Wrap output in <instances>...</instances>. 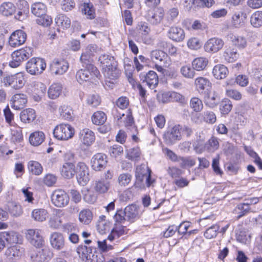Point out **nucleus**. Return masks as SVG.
Masks as SVG:
<instances>
[{"label": "nucleus", "mask_w": 262, "mask_h": 262, "mask_svg": "<svg viewBox=\"0 0 262 262\" xmlns=\"http://www.w3.org/2000/svg\"><path fill=\"white\" fill-rule=\"evenodd\" d=\"M46 63L43 59L39 58H32L26 63V69L27 72L32 75L42 73L45 70Z\"/></svg>", "instance_id": "obj_1"}, {"label": "nucleus", "mask_w": 262, "mask_h": 262, "mask_svg": "<svg viewBox=\"0 0 262 262\" xmlns=\"http://www.w3.org/2000/svg\"><path fill=\"white\" fill-rule=\"evenodd\" d=\"M31 56V50L29 48H25L14 51L11 54L12 60L9 62L11 68L18 67L21 62Z\"/></svg>", "instance_id": "obj_2"}, {"label": "nucleus", "mask_w": 262, "mask_h": 262, "mask_svg": "<svg viewBox=\"0 0 262 262\" xmlns=\"http://www.w3.org/2000/svg\"><path fill=\"white\" fill-rule=\"evenodd\" d=\"M53 134L58 140H68L73 136L74 129L70 124H60L55 127Z\"/></svg>", "instance_id": "obj_3"}, {"label": "nucleus", "mask_w": 262, "mask_h": 262, "mask_svg": "<svg viewBox=\"0 0 262 262\" xmlns=\"http://www.w3.org/2000/svg\"><path fill=\"white\" fill-rule=\"evenodd\" d=\"M181 125H176L168 128L163 134V139L165 143L169 145L174 144L181 138Z\"/></svg>", "instance_id": "obj_4"}, {"label": "nucleus", "mask_w": 262, "mask_h": 262, "mask_svg": "<svg viewBox=\"0 0 262 262\" xmlns=\"http://www.w3.org/2000/svg\"><path fill=\"white\" fill-rule=\"evenodd\" d=\"M26 234L27 240L34 247L40 248L44 244V240L41 235V231L40 229H28L27 230Z\"/></svg>", "instance_id": "obj_5"}, {"label": "nucleus", "mask_w": 262, "mask_h": 262, "mask_svg": "<svg viewBox=\"0 0 262 262\" xmlns=\"http://www.w3.org/2000/svg\"><path fill=\"white\" fill-rule=\"evenodd\" d=\"M75 170L78 183L83 186L86 185L90 180L88 167L84 163L79 162L77 164Z\"/></svg>", "instance_id": "obj_6"}, {"label": "nucleus", "mask_w": 262, "mask_h": 262, "mask_svg": "<svg viewBox=\"0 0 262 262\" xmlns=\"http://www.w3.org/2000/svg\"><path fill=\"white\" fill-rule=\"evenodd\" d=\"M3 82L6 85L11 86L17 90L23 86L25 84V79L23 74L19 73L14 75H7L4 77Z\"/></svg>", "instance_id": "obj_7"}, {"label": "nucleus", "mask_w": 262, "mask_h": 262, "mask_svg": "<svg viewBox=\"0 0 262 262\" xmlns=\"http://www.w3.org/2000/svg\"><path fill=\"white\" fill-rule=\"evenodd\" d=\"M140 80L145 83L151 89H154L158 84L159 79L157 74L154 71L142 72L139 75Z\"/></svg>", "instance_id": "obj_8"}, {"label": "nucleus", "mask_w": 262, "mask_h": 262, "mask_svg": "<svg viewBox=\"0 0 262 262\" xmlns=\"http://www.w3.org/2000/svg\"><path fill=\"white\" fill-rule=\"evenodd\" d=\"M52 202L56 207H63L69 203V197L64 191L56 190L52 195Z\"/></svg>", "instance_id": "obj_9"}, {"label": "nucleus", "mask_w": 262, "mask_h": 262, "mask_svg": "<svg viewBox=\"0 0 262 262\" xmlns=\"http://www.w3.org/2000/svg\"><path fill=\"white\" fill-rule=\"evenodd\" d=\"M136 177L137 180L140 182H142L145 179L146 183L148 187H149L152 183L151 179L150 170L145 164H141L137 167Z\"/></svg>", "instance_id": "obj_10"}, {"label": "nucleus", "mask_w": 262, "mask_h": 262, "mask_svg": "<svg viewBox=\"0 0 262 262\" xmlns=\"http://www.w3.org/2000/svg\"><path fill=\"white\" fill-rule=\"evenodd\" d=\"M69 68L68 62L63 59H54L50 63V70L52 74L62 75L66 73Z\"/></svg>", "instance_id": "obj_11"}, {"label": "nucleus", "mask_w": 262, "mask_h": 262, "mask_svg": "<svg viewBox=\"0 0 262 262\" xmlns=\"http://www.w3.org/2000/svg\"><path fill=\"white\" fill-rule=\"evenodd\" d=\"M98 48L95 45H89L82 51L80 61L82 64L91 63Z\"/></svg>", "instance_id": "obj_12"}, {"label": "nucleus", "mask_w": 262, "mask_h": 262, "mask_svg": "<svg viewBox=\"0 0 262 262\" xmlns=\"http://www.w3.org/2000/svg\"><path fill=\"white\" fill-rule=\"evenodd\" d=\"M27 38L26 33L21 30L13 32L9 38V45L12 47H17L24 44Z\"/></svg>", "instance_id": "obj_13"}, {"label": "nucleus", "mask_w": 262, "mask_h": 262, "mask_svg": "<svg viewBox=\"0 0 262 262\" xmlns=\"http://www.w3.org/2000/svg\"><path fill=\"white\" fill-rule=\"evenodd\" d=\"M224 41L219 38L212 37L208 39L204 45L205 51L208 53H216L222 49Z\"/></svg>", "instance_id": "obj_14"}, {"label": "nucleus", "mask_w": 262, "mask_h": 262, "mask_svg": "<svg viewBox=\"0 0 262 262\" xmlns=\"http://www.w3.org/2000/svg\"><path fill=\"white\" fill-rule=\"evenodd\" d=\"M52 256L49 249L44 248L31 253V259L32 262H48Z\"/></svg>", "instance_id": "obj_15"}, {"label": "nucleus", "mask_w": 262, "mask_h": 262, "mask_svg": "<svg viewBox=\"0 0 262 262\" xmlns=\"http://www.w3.org/2000/svg\"><path fill=\"white\" fill-rule=\"evenodd\" d=\"M107 156L102 153L95 154L91 159L92 168L95 171H100L106 165Z\"/></svg>", "instance_id": "obj_16"}, {"label": "nucleus", "mask_w": 262, "mask_h": 262, "mask_svg": "<svg viewBox=\"0 0 262 262\" xmlns=\"http://www.w3.org/2000/svg\"><path fill=\"white\" fill-rule=\"evenodd\" d=\"M77 252L79 256L85 259L86 262H95L97 255L92 252V249L90 247L80 245L77 248Z\"/></svg>", "instance_id": "obj_17"}, {"label": "nucleus", "mask_w": 262, "mask_h": 262, "mask_svg": "<svg viewBox=\"0 0 262 262\" xmlns=\"http://www.w3.org/2000/svg\"><path fill=\"white\" fill-rule=\"evenodd\" d=\"M79 137L80 141L86 146H90L95 141L94 132L89 128H83L80 130Z\"/></svg>", "instance_id": "obj_18"}, {"label": "nucleus", "mask_w": 262, "mask_h": 262, "mask_svg": "<svg viewBox=\"0 0 262 262\" xmlns=\"http://www.w3.org/2000/svg\"><path fill=\"white\" fill-rule=\"evenodd\" d=\"M194 120L197 123L204 121L207 123L213 124L216 121V118L213 112L205 111L202 113L196 114Z\"/></svg>", "instance_id": "obj_19"}, {"label": "nucleus", "mask_w": 262, "mask_h": 262, "mask_svg": "<svg viewBox=\"0 0 262 262\" xmlns=\"http://www.w3.org/2000/svg\"><path fill=\"white\" fill-rule=\"evenodd\" d=\"M83 67L85 66L84 70L88 72L89 81L96 84L98 79L101 76L100 73L97 68L92 63L82 64Z\"/></svg>", "instance_id": "obj_20"}, {"label": "nucleus", "mask_w": 262, "mask_h": 262, "mask_svg": "<svg viewBox=\"0 0 262 262\" xmlns=\"http://www.w3.org/2000/svg\"><path fill=\"white\" fill-rule=\"evenodd\" d=\"M168 36L173 41H182L185 38L184 31L180 27H171L168 30Z\"/></svg>", "instance_id": "obj_21"}, {"label": "nucleus", "mask_w": 262, "mask_h": 262, "mask_svg": "<svg viewBox=\"0 0 262 262\" xmlns=\"http://www.w3.org/2000/svg\"><path fill=\"white\" fill-rule=\"evenodd\" d=\"M126 217L128 221L133 222L140 217L139 207L135 204H131L124 208Z\"/></svg>", "instance_id": "obj_22"}, {"label": "nucleus", "mask_w": 262, "mask_h": 262, "mask_svg": "<svg viewBox=\"0 0 262 262\" xmlns=\"http://www.w3.org/2000/svg\"><path fill=\"white\" fill-rule=\"evenodd\" d=\"M103 73L104 77L110 80L116 79L120 75V71L117 68V62L111 64L109 67H103Z\"/></svg>", "instance_id": "obj_23"}, {"label": "nucleus", "mask_w": 262, "mask_h": 262, "mask_svg": "<svg viewBox=\"0 0 262 262\" xmlns=\"http://www.w3.org/2000/svg\"><path fill=\"white\" fill-rule=\"evenodd\" d=\"M50 243L54 249H62L64 246V239L62 234L59 232H54L50 236Z\"/></svg>", "instance_id": "obj_24"}, {"label": "nucleus", "mask_w": 262, "mask_h": 262, "mask_svg": "<svg viewBox=\"0 0 262 262\" xmlns=\"http://www.w3.org/2000/svg\"><path fill=\"white\" fill-rule=\"evenodd\" d=\"M11 106L15 110L23 108L27 102V97L23 94H16L11 98Z\"/></svg>", "instance_id": "obj_25"}, {"label": "nucleus", "mask_w": 262, "mask_h": 262, "mask_svg": "<svg viewBox=\"0 0 262 262\" xmlns=\"http://www.w3.org/2000/svg\"><path fill=\"white\" fill-rule=\"evenodd\" d=\"M239 54L237 50L229 47L226 48L223 53V58L228 62H233L235 61L238 58Z\"/></svg>", "instance_id": "obj_26"}, {"label": "nucleus", "mask_w": 262, "mask_h": 262, "mask_svg": "<svg viewBox=\"0 0 262 262\" xmlns=\"http://www.w3.org/2000/svg\"><path fill=\"white\" fill-rule=\"evenodd\" d=\"M247 18V14L243 11L234 12L232 17V25L235 28H239L244 25Z\"/></svg>", "instance_id": "obj_27"}, {"label": "nucleus", "mask_w": 262, "mask_h": 262, "mask_svg": "<svg viewBox=\"0 0 262 262\" xmlns=\"http://www.w3.org/2000/svg\"><path fill=\"white\" fill-rule=\"evenodd\" d=\"M60 172L62 176L64 178L71 179L76 173L75 166L72 163H66L62 165Z\"/></svg>", "instance_id": "obj_28"}, {"label": "nucleus", "mask_w": 262, "mask_h": 262, "mask_svg": "<svg viewBox=\"0 0 262 262\" xmlns=\"http://www.w3.org/2000/svg\"><path fill=\"white\" fill-rule=\"evenodd\" d=\"M228 73V70L223 64H217L212 70V74L214 77L217 79L225 78Z\"/></svg>", "instance_id": "obj_29"}, {"label": "nucleus", "mask_w": 262, "mask_h": 262, "mask_svg": "<svg viewBox=\"0 0 262 262\" xmlns=\"http://www.w3.org/2000/svg\"><path fill=\"white\" fill-rule=\"evenodd\" d=\"M8 212L13 217H18L23 213V210L20 205L16 203H11L8 205Z\"/></svg>", "instance_id": "obj_30"}, {"label": "nucleus", "mask_w": 262, "mask_h": 262, "mask_svg": "<svg viewBox=\"0 0 262 262\" xmlns=\"http://www.w3.org/2000/svg\"><path fill=\"white\" fill-rule=\"evenodd\" d=\"M36 118L35 112L32 108H27L23 110L20 114V118L24 123H30Z\"/></svg>", "instance_id": "obj_31"}, {"label": "nucleus", "mask_w": 262, "mask_h": 262, "mask_svg": "<svg viewBox=\"0 0 262 262\" xmlns=\"http://www.w3.org/2000/svg\"><path fill=\"white\" fill-rule=\"evenodd\" d=\"M62 90V85L60 83H55L52 84L48 90V96L50 98L54 99L58 98L61 93Z\"/></svg>", "instance_id": "obj_32"}, {"label": "nucleus", "mask_w": 262, "mask_h": 262, "mask_svg": "<svg viewBox=\"0 0 262 262\" xmlns=\"http://www.w3.org/2000/svg\"><path fill=\"white\" fill-rule=\"evenodd\" d=\"M45 134L42 132H35L32 133L29 137V141L33 146L40 145L45 140Z\"/></svg>", "instance_id": "obj_33"}, {"label": "nucleus", "mask_w": 262, "mask_h": 262, "mask_svg": "<svg viewBox=\"0 0 262 262\" xmlns=\"http://www.w3.org/2000/svg\"><path fill=\"white\" fill-rule=\"evenodd\" d=\"M46 5L40 2L35 3L31 6V12L36 17L43 16L47 13Z\"/></svg>", "instance_id": "obj_34"}, {"label": "nucleus", "mask_w": 262, "mask_h": 262, "mask_svg": "<svg viewBox=\"0 0 262 262\" xmlns=\"http://www.w3.org/2000/svg\"><path fill=\"white\" fill-rule=\"evenodd\" d=\"M92 219L93 213L89 209H83L79 213V221L83 224L89 225Z\"/></svg>", "instance_id": "obj_35"}, {"label": "nucleus", "mask_w": 262, "mask_h": 262, "mask_svg": "<svg viewBox=\"0 0 262 262\" xmlns=\"http://www.w3.org/2000/svg\"><path fill=\"white\" fill-rule=\"evenodd\" d=\"M23 249H20L17 246L8 248L6 251V255L9 259L19 258L23 254Z\"/></svg>", "instance_id": "obj_36"}, {"label": "nucleus", "mask_w": 262, "mask_h": 262, "mask_svg": "<svg viewBox=\"0 0 262 262\" xmlns=\"http://www.w3.org/2000/svg\"><path fill=\"white\" fill-rule=\"evenodd\" d=\"M151 60L155 62H164L168 58L167 54L162 50H155L150 53Z\"/></svg>", "instance_id": "obj_37"}, {"label": "nucleus", "mask_w": 262, "mask_h": 262, "mask_svg": "<svg viewBox=\"0 0 262 262\" xmlns=\"http://www.w3.org/2000/svg\"><path fill=\"white\" fill-rule=\"evenodd\" d=\"M110 186V183L104 180L96 181L94 183L95 190L99 193L106 192Z\"/></svg>", "instance_id": "obj_38"}, {"label": "nucleus", "mask_w": 262, "mask_h": 262, "mask_svg": "<svg viewBox=\"0 0 262 262\" xmlns=\"http://www.w3.org/2000/svg\"><path fill=\"white\" fill-rule=\"evenodd\" d=\"M56 25L63 29H67L70 27L71 19L64 14H58L55 18Z\"/></svg>", "instance_id": "obj_39"}, {"label": "nucleus", "mask_w": 262, "mask_h": 262, "mask_svg": "<svg viewBox=\"0 0 262 262\" xmlns=\"http://www.w3.org/2000/svg\"><path fill=\"white\" fill-rule=\"evenodd\" d=\"M48 212L44 209H35L31 213L32 217L36 221L43 222L48 217Z\"/></svg>", "instance_id": "obj_40"}, {"label": "nucleus", "mask_w": 262, "mask_h": 262, "mask_svg": "<svg viewBox=\"0 0 262 262\" xmlns=\"http://www.w3.org/2000/svg\"><path fill=\"white\" fill-rule=\"evenodd\" d=\"M15 11L14 5L10 2H4L0 6V12L4 16L12 15Z\"/></svg>", "instance_id": "obj_41"}, {"label": "nucleus", "mask_w": 262, "mask_h": 262, "mask_svg": "<svg viewBox=\"0 0 262 262\" xmlns=\"http://www.w3.org/2000/svg\"><path fill=\"white\" fill-rule=\"evenodd\" d=\"M106 119V115L102 111L95 112L91 117L93 123L96 125L103 124L105 122Z\"/></svg>", "instance_id": "obj_42"}, {"label": "nucleus", "mask_w": 262, "mask_h": 262, "mask_svg": "<svg viewBox=\"0 0 262 262\" xmlns=\"http://www.w3.org/2000/svg\"><path fill=\"white\" fill-rule=\"evenodd\" d=\"M1 235L3 238L10 244H16L19 242V235L15 232H5Z\"/></svg>", "instance_id": "obj_43"}, {"label": "nucleus", "mask_w": 262, "mask_h": 262, "mask_svg": "<svg viewBox=\"0 0 262 262\" xmlns=\"http://www.w3.org/2000/svg\"><path fill=\"white\" fill-rule=\"evenodd\" d=\"M208 63V61L206 58L198 57L193 60L192 64L193 69L197 71H201L205 69Z\"/></svg>", "instance_id": "obj_44"}, {"label": "nucleus", "mask_w": 262, "mask_h": 262, "mask_svg": "<svg viewBox=\"0 0 262 262\" xmlns=\"http://www.w3.org/2000/svg\"><path fill=\"white\" fill-rule=\"evenodd\" d=\"M220 146L219 139L214 136L208 140L205 145V147L209 152H214L219 149Z\"/></svg>", "instance_id": "obj_45"}, {"label": "nucleus", "mask_w": 262, "mask_h": 262, "mask_svg": "<svg viewBox=\"0 0 262 262\" xmlns=\"http://www.w3.org/2000/svg\"><path fill=\"white\" fill-rule=\"evenodd\" d=\"M194 84L196 88L200 90H204L210 87L211 83L206 78L199 77L195 79Z\"/></svg>", "instance_id": "obj_46"}, {"label": "nucleus", "mask_w": 262, "mask_h": 262, "mask_svg": "<svg viewBox=\"0 0 262 262\" xmlns=\"http://www.w3.org/2000/svg\"><path fill=\"white\" fill-rule=\"evenodd\" d=\"M251 24L255 28H258L262 26V11H257L251 16Z\"/></svg>", "instance_id": "obj_47"}, {"label": "nucleus", "mask_w": 262, "mask_h": 262, "mask_svg": "<svg viewBox=\"0 0 262 262\" xmlns=\"http://www.w3.org/2000/svg\"><path fill=\"white\" fill-rule=\"evenodd\" d=\"M81 11L82 13L86 15L88 18L92 19L95 18V9L92 4L84 3L81 8Z\"/></svg>", "instance_id": "obj_48"}, {"label": "nucleus", "mask_w": 262, "mask_h": 262, "mask_svg": "<svg viewBox=\"0 0 262 262\" xmlns=\"http://www.w3.org/2000/svg\"><path fill=\"white\" fill-rule=\"evenodd\" d=\"M164 12L163 9H158L149 18V21L153 25L159 24L163 18Z\"/></svg>", "instance_id": "obj_49"}, {"label": "nucleus", "mask_w": 262, "mask_h": 262, "mask_svg": "<svg viewBox=\"0 0 262 262\" xmlns=\"http://www.w3.org/2000/svg\"><path fill=\"white\" fill-rule=\"evenodd\" d=\"M23 139L22 130L20 128H14L11 129V138L12 142L19 143Z\"/></svg>", "instance_id": "obj_50"}, {"label": "nucleus", "mask_w": 262, "mask_h": 262, "mask_svg": "<svg viewBox=\"0 0 262 262\" xmlns=\"http://www.w3.org/2000/svg\"><path fill=\"white\" fill-rule=\"evenodd\" d=\"M232 43L238 48H244L247 45V41L245 37L232 34L230 36Z\"/></svg>", "instance_id": "obj_51"}, {"label": "nucleus", "mask_w": 262, "mask_h": 262, "mask_svg": "<svg viewBox=\"0 0 262 262\" xmlns=\"http://www.w3.org/2000/svg\"><path fill=\"white\" fill-rule=\"evenodd\" d=\"M98 61L103 67H109L111 64L116 62L114 57L108 54H102L98 58Z\"/></svg>", "instance_id": "obj_52"}, {"label": "nucleus", "mask_w": 262, "mask_h": 262, "mask_svg": "<svg viewBox=\"0 0 262 262\" xmlns=\"http://www.w3.org/2000/svg\"><path fill=\"white\" fill-rule=\"evenodd\" d=\"M28 168L30 172L36 176L41 174L43 169L42 166L39 162L33 161L29 162Z\"/></svg>", "instance_id": "obj_53"}, {"label": "nucleus", "mask_w": 262, "mask_h": 262, "mask_svg": "<svg viewBox=\"0 0 262 262\" xmlns=\"http://www.w3.org/2000/svg\"><path fill=\"white\" fill-rule=\"evenodd\" d=\"M141 155L140 149L138 147H134L127 151L126 158L132 161H138Z\"/></svg>", "instance_id": "obj_54"}, {"label": "nucleus", "mask_w": 262, "mask_h": 262, "mask_svg": "<svg viewBox=\"0 0 262 262\" xmlns=\"http://www.w3.org/2000/svg\"><path fill=\"white\" fill-rule=\"evenodd\" d=\"M190 107L195 112H201L203 108L202 100L198 97H192L190 101Z\"/></svg>", "instance_id": "obj_55"}, {"label": "nucleus", "mask_w": 262, "mask_h": 262, "mask_svg": "<svg viewBox=\"0 0 262 262\" xmlns=\"http://www.w3.org/2000/svg\"><path fill=\"white\" fill-rule=\"evenodd\" d=\"M214 0H192V4L195 8H204V7L210 8L214 4Z\"/></svg>", "instance_id": "obj_56"}, {"label": "nucleus", "mask_w": 262, "mask_h": 262, "mask_svg": "<svg viewBox=\"0 0 262 262\" xmlns=\"http://www.w3.org/2000/svg\"><path fill=\"white\" fill-rule=\"evenodd\" d=\"M59 111L60 116L64 119L70 120L72 118L73 111L70 106L63 105L59 108Z\"/></svg>", "instance_id": "obj_57"}, {"label": "nucleus", "mask_w": 262, "mask_h": 262, "mask_svg": "<svg viewBox=\"0 0 262 262\" xmlns=\"http://www.w3.org/2000/svg\"><path fill=\"white\" fill-rule=\"evenodd\" d=\"M219 100L217 94L215 92L209 93L205 99L206 105H208L210 107H213L216 106Z\"/></svg>", "instance_id": "obj_58"}, {"label": "nucleus", "mask_w": 262, "mask_h": 262, "mask_svg": "<svg viewBox=\"0 0 262 262\" xmlns=\"http://www.w3.org/2000/svg\"><path fill=\"white\" fill-rule=\"evenodd\" d=\"M250 207L244 203L238 204L234 209L233 212L237 214V219H239L245 215L249 211Z\"/></svg>", "instance_id": "obj_59"}, {"label": "nucleus", "mask_w": 262, "mask_h": 262, "mask_svg": "<svg viewBox=\"0 0 262 262\" xmlns=\"http://www.w3.org/2000/svg\"><path fill=\"white\" fill-rule=\"evenodd\" d=\"M194 69L190 66L186 65L182 66L180 69V73L183 77L186 78L192 79L195 75Z\"/></svg>", "instance_id": "obj_60"}, {"label": "nucleus", "mask_w": 262, "mask_h": 262, "mask_svg": "<svg viewBox=\"0 0 262 262\" xmlns=\"http://www.w3.org/2000/svg\"><path fill=\"white\" fill-rule=\"evenodd\" d=\"M46 92V85L41 82H36L34 84V93L37 95L39 99H41Z\"/></svg>", "instance_id": "obj_61"}, {"label": "nucleus", "mask_w": 262, "mask_h": 262, "mask_svg": "<svg viewBox=\"0 0 262 262\" xmlns=\"http://www.w3.org/2000/svg\"><path fill=\"white\" fill-rule=\"evenodd\" d=\"M132 176L129 173H122L119 174L118 182L121 186H127L132 181Z\"/></svg>", "instance_id": "obj_62"}, {"label": "nucleus", "mask_w": 262, "mask_h": 262, "mask_svg": "<svg viewBox=\"0 0 262 262\" xmlns=\"http://www.w3.org/2000/svg\"><path fill=\"white\" fill-rule=\"evenodd\" d=\"M232 104L228 99L223 100L220 104V111L223 114H228L232 110Z\"/></svg>", "instance_id": "obj_63"}, {"label": "nucleus", "mask_w": 262, "mask_h": 262, "mask_svg": "<svg viewBox=\"0 0 262 262\" xmlns=\"http://www.w3.org/2000/svg\"><path fill=\"white\" fill-rule=\"evenodd\" d=\"M220 227L218 225L215 224L208 228L204 233V236L208 239H211L216 237L217 232L219 231Z\"/></svg>", "instance_id": "obj_64"}]
</instances>
